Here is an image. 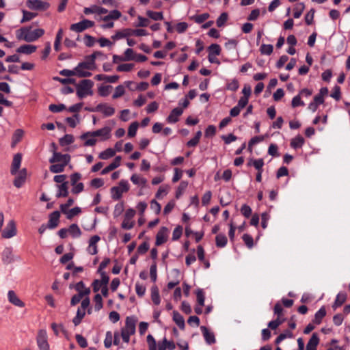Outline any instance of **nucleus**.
<instances>
[{
	"label": "nucleus",
	"instance_id": "61",
	"mask_svg": "<svg viewBox=\"0 0 350 350\" xmlns=\"http://www.w3.org/2000/svg\"><path fill=\"white\" fill-rule=\"evenodd\" d=\"M197 301L200 306H203L204 304V292L202 289H198L196 291Z\"/></svg>",
	"mask_w": 350,
	"mask_h": 350
},
{
	"label": "nucleus",
	"instance_id": "20",
	"mask_svg": "<svg viewBox=\"0 0 350 350\" xmlns=\"http://www.w3.org/2000/svg\"><path fill=\"white\" fill-rule=\"evenodd\" d=\"M200 329L202 332L203 336L208 345H211L215 342V335L213 332H210L208 328L205 326H201Z\"/></svg>",
	"mask_w": 350,
	"mask_h": 350
},
{
	"label": "nucleus",
	"instance_id": "8",
	"mask_svg": "<svg viewBox=\"0 0 350 350\" xmlns=\"http://www.w3.org/2000/svg\"><path fill=\"white\" fill-rule=\"evenodd\" d=\"M94 25V23L92 21L84 19L77 23H74L70 26V30L75 32H81Z\"/></svg>",
	"mask_w": 350,
	"mask_h": 350
},
{
	"label": "nucleus",
	"instance_id": "45",
	"mask_svg": "<svg viewBox=\"0 0 350 350\" xmlns=\"http://www.w3.org/2000/svg\"><path fill=\"white\" fill-rule=\"evenodd\" d=\"M208 54L219 55L221 52L220 46L217 44H212L209 46L208 49Z\"/></svg>",
	"mask_w": 350,
	"mask_h": 350
},
{
	"label": "nucleus",
	"instance_id": "9",
	"mask_svg": "<svg viewBox=\"0 0 350 350\" xmlns=\"http://www.w3.org/2000/svg\"><path fill=\"white\" fill-rule=\"evenodd\" d=\"M27 6L31 10H46L49 8V3L40 0H27Z\"/></svg>",
	"mask_w": 350,
	"mask_h": 350
},
{
	"label": "nucleus",
	"instance_id": "2",
	"mask_svg": "<svg viewBox=\"0 0 350 350\" xmlns=\"http://www.w3.org/2000/svg\"><path fill=\"white\" fill-rule=\"evenodd\" d=\"M148 350H174L176 345L173 341L167 340L164 338L162 341H159L158 345L154 337L151 334H148L146 337Z\"/></svg>",
	"mask_w": 350,
	"mask_h": 350
},
{
	"label": "nucleus",
	"instance_id": "11",
	"mask_svg": "<svg viewBox=\"0 0 350 350\" xmlns=\"http://www.w3.org/2000/svg\"><path fill=\"white\" fill-rule=\"evenodd\" d=\"M70 161V156L68 154H63L61 152H57L53 150V154L51 158L49 159L51 163L62 162L64 165H68Z\"/></svg>",
	"mask_w": 350,
	"mask_h": 350
},
{
	"label": "nucleus",
	"instance_id": "1",
	"mask_svg": "<svg viewBox=\"0 0 350 350\" xmlns=\"http://www.w3.org/2000/svg\"><path fill=\"white\" fill-rule=\"evenodd\" d=\"M44 33L42 29L31 30L29 27H23L16 31V38L19 40H25L27 42L36 41Z\"/></svg>",
	"mask_w": 350,
	"mask_h": 350
},
{
	"label": "nucleus",
	"instance_id": "42",
	"mask_svg": "<svg viewBox=\"0 0 350 350\" xmlns=\"http://www.w3.org/2000/svg\"><path fill=\"white\" fill-rule=\"evenodd\" d=\"M209 16H210L208 13H204L200 15L193 16L191 17V19L193 20L197 23L200 24L208 19Z\"/></svg>",
	"mask_w": 350,
	"mask_h": 350
},
{
	"label": "nucleus",
	"instance_id": "6",
	"mask_svg": "<svg viewBox=\"0 0 350 350\" xmlns=\"http://www.w3.org/2000/svg\"><path fill=\"white\" fill-rule=\"evenodd\" d=\"M129 189V185L127 180H121L118 187H113L111 189V197L114 200H119L121 198L122 193L128 191Z\"/></svg>",
	"mask_w": 350,
	"mask_h": 350
},
{
	"label": "nucleus",
	"instance_id": "32",
	"mask_svg": "<svg viewBox=\"0 0 350 350\" xmlns=\"http://www.w3.org/2000/svg\"><path fill=\"white\" fill-rule=\"evenodd\" d=\"M68 232L74 238H78L81 235L79 227L75 224H72L69 226Z\"/></svg>",
	"mask_w": 350,
	"mask_h": 350
},
{
	"label": "nucleus",
	"instance_id": "14",
	"mask_svg": "<svg viewBox=\"0 0 350 350\" xmlns=\"http://www.w3.org/2000/svg\"><path fill=\"white\" fill-rule=\"evenodd\" d=\"M169 230L166 227H161L156 236L155 245L159 246L167 240Z\"/></svg>",
	"mask_w": 350,
	"mask_h": 350
},
{
	"label": "nucleus",
	"instance_id": "50",
	"mask_svg": "<svg viewBox=\"0 0 350 350\" xmlns=\"http://www.w3.org/2000/svg\"><path fill=\"white\" fill-rule=\"evenodd\" d=\"M138 126L139 124L137 122H133L129 127L128 136L130 137H134L136 135Z\"/></svg>",
	"mask_w": 350,
	"mask_h": 350
},
{
	"label": "nucleus",
	"instance_id": "5",
	"mask_svg": "<svg viewBox=\"0 0 350 350\" xmlns=\"http://www.w3.org/2000/svg\"><path fill=\"white\" fill-rule=\"evenodd\" d=\"M111 128L105 126L100 129L92 132H86L80 136L81 139H85L89 137H100L102 139L105 140L109 138Z\"/></svg>",
	"mask_w": 350,
	"mask_h": 350
},
{
	"label": "nucleus",
	"instance_id": "17",
	"mask_svg": "<svg viewBox=\"0 0 350 350\" xmlns=\"http://www.w3.org/2000/svg\"><path fill=\"white\" fill-rule=\"evenodd\" d=\"M14 260V256L11 247H6L2 252V260L6 264L12 263Z\"/></svg>",
	"mask_w": 350,
	"mask_h": 350
},
{
	"label": "nucleus",
	"instance_id": "12",
	"mask_svg": "<svg viewBox=\"0 0 350 350\" xmlns=\"http://www.w3.org/2000/svg\"><path fill=\"white\" fill-rule=\"evenodd\" d=\"M98 53H93L92 55L86 56L85 60L79 63V68H84L86 70H93L95 68V59Z\"/></svg>",
	"mask_w": 350,
	"mask_h": 350
},
{
	"label": "nucleus",
	"instance_id": "10",
	"mask_svg": "<svg viewBox=\"0 0 350 350\" xmlns=\"http://www.w3.org/2000/svg\"><path fill=\"white\" fill-rule=\"evenodd\" d=\"M37 344L40 350H49V345L47 341L46 332L41 329L37 336Z\"/></svg>",
	"mask_w": 350,
	"mask_h": 350
},
{
	"label": "nucleus",
	"instance_id": "60",
	"mask_svg": "<svg viewBox=\"0 0 350 350\" xmlns=\"http://www.w3.org/2000/svg\"><path fill=\"white\" fill-rule=\"evenodd\" d=\"M228 19V14L226 12H224L221 14V15L219 16V18L217 19L216 23L217 27H222L225 23L227 21Z\"/></svg>",
	"mask_w": 350,
	"mask_h": 350
},
{
	"label": "nucleus",
	"instance_id": "15",
	"mask_svg": "<svg viewBox=\"0 0 350 350\" xmlns=\"http://www.w3.org/2000/svg\"><path fill=\"white\" fill-rule=\"evenodd\" d=\"M8 297L9 301L13 305L23 308L25 306V304L23 301H22L16 295L14 291H9L8 293Z\"/></svg>",
	"mask_w": 350,
	"mask_h": 350
},
{
	"label": "nucleus",
	"instance_id": "48",
	"mask_svg": "<svg viewBox=\"0 0 350 350\" xmlns=\"http://www.w3.org/2000/svg\"><path fill=\"white\" fill-rule=\"evenodd\" d=\"M85 311L81 310L80 308L77 310V315L72 320V322L75 326L78 325L81 323L82 319L85 316Z\"/></svg>",
	"mask_w": 350,
	"mask_h": 350
},
{
	"label": "nucleus",
	"instance_id": "29",
	"mask_svg": "<svg viewBox=\"0 0 350 350\" xmlns=\"http://www.w3.org/2000/svg\"><path fill=\"white\" fill-rule=\"evenodd\" d=\"M151 299L155 305H159L161 302L159 291L157 286L151 288Z\"/></svg>",
	"mask_w": 350,
	"mask_h": 350
},
{
	"label": "nucleus",
	"instance_id": "16",
	"mask_svg": "<svg viewBox=\"0 0 350 350\" xmlns=\"http://www.w3.org/2000/svg\"><path fill=\"white\" fill-rule=\"evenodd\" d=\"M22 161V154L17 153L14 156L10 172L12 175H15L20 168Z\"/></svg>",
	"mask_w": 350,
	"mask_h": 350
},
{
	"label": "nucleus",
	"instance_id": "25",
	"mask_svg": "<svg viewBox=\"0 0 350 350\" xmlns=\"http://www.w3.org/2000/svg\"><path fill=\"white\" fill-rule=\"evenodd\" d=\"M173 320L180 329H185V320L183 317L176 311L173 312Z\"/></svg>",
	"mask_w": 350,
	"mask_h": 350
},
{
	"label": "nucleus",
	"instance_id": "4",
	"mask_svg": "<svg viewBox=\"0 0 350 350\" xmlns=\"http://www.w3.org/2000/svg\"><path fill=\"white\" fill-rule=\"evenodd\" d=\"M94 83L89 79H83L79 84L77 85V94L82 98L87 95H92V92L91 90L93 87Z\"/></svg>",
	"mask_w": 350,
	"mask_h": 350
},
{
	"label": "nucleus",
	"instance_id": "3",
	"mask_svg": "<svg viewBox=\"0 0 350 350\" xmlns=\"http://www.w3.org/2000/svg\"><path fill=\"white\" fill-rule=\"evenodd\" d=\"M136 319L133 317H128L125 321V325L121 329V337L122 340L128 343L130 340V336L135 332Z\"/></svg>",
	"mask_w": 350,
	"mask_h": 350
},
{
	"label": "nucleus",
	"instance_id": "39",
	"mask_svg": "<svg viewBox=\"0 0 350 350\" xmlns=\"http://www.w3.org/2000/svg\"><path fill=\"white\" fill-rule=\"evenodd\" d=\"M74 142V137L72 135L66 134L63 137L59 139V144L61 146H64L66 145H69Z\"/></svg>",
	"mask_w": 350,
	"mask_h": 350
},
{
	"label": "nucleus",
	"instance_id": "47",
	"mask_svg": "<svg viewBox=\"0 0 350 350\" xmlns=\"http://www.w3.org/2000/svg\"><path fill=\"white\" fill-rule=\"evenodd\" d=\"M305 8V5L304 3H297L295 8V12L293 16L295 18H298L301 16Z\"/></svg>",
	"mask_w": 350,
	"mask_h": 350
},
{
	"label": "nucleus",
	"instance_id": "55",
	"mask_svg": "<svg viewBox=\"0 0 350 350\" xmlns=\"http://www.w3.org/2000/svg\"><path fill=\"white\" fill-rule=\"evenodd\" d=\"M134 67L133 64H120L117 67V70L119 72H129Z\"/></svg>",
	"mask_w": 350,
	"mask_h": 350
},
{
	"label": "nucleus",
	"instance_id": "35",
	"mask_svg": "<svg viewBox=\"0 0 350 350\" xmlns=\"http://www.w3.org/2000/svg\"><path fill=\"white\" fill-rule=\"evenodd\" d=\"M121 16V12L117 10H112L109 14L103 18L102 20L104 21H108L111 19H118Z\"/></svg>",
	"mask_w": 350,
	"mask_h": 350
},
{
	"label": "nucleus",
	"instance_id": "21",
	"mask_svg": "<svg viewBox=\"0 0 350 350\" xmlns=\"http://www.w3.org/2000/svg\"><path fill=\"white\" fill-rule=\"evenodd\" d=\"M319 343V337L317 333H313L306 345V350H317Z\"/></svg>",
	"mask_w": 350,
	"mask_h": 350
},
{
	"label": "nucleus",
	"instance_id": "34",
	"mask_svg": "<svg viewBox=\"0 0 350 350\" xmlns=\"http://www.w3.org/2000/svg\"><path fill=\"white\" fill-rule=\"evenodd\" d=\"M304 143V139L301 135H297L295 138L292 139L291 146L293 148H297L302 146Z\"/></svg>",
	"mask_w": 350,
	"mask_h": 350
},
{
	"label": "nucleus",
	"instance_id": "51",
	"mask_svg": "<svg viewBox=\"0 0 350 350\" xmlns=\"http://www.w3.org/2000/svg\"><path fill=\"white\" fill-rule=\"evenodd\" d=\"M188 186V183L186 181H182L179 186L177 188L176 192V198H178L184 192V191L186 189V188Z\"/></svg>",
	"mask_w": 350,
	"mask_h": 350
},
{
	"label": "nucleus",
	"instance_id": "31",
	"mask_svg": "<svg viewBox=\"0 0 350 350\" xmlns=\"http://www.w3.org/2000/svg\"><path fill=\"white\" fill-rule=\"evenodd\" d=\"M24 135V131L22 129H16L12 136V146L14 147L18 144L21 139L23 138Z\"/></svg>",
	"mask_w": 350,
	"mask_h": 350
},
{
	"label": "nucleus",
	"instance_id": "23",
	"mask_svg": "<svg viewBox=\"0 0 350 350\" xmlns=\"http://www.w3.org/2000/svg\"><path fill=\"white\" fill-rule=\"evenodd\" d=\"M58 191L56 194L57 198L66 197L68 195V182L57 185Z\"/></svg>",
	"mask_w": 350,
	"mask_h": 350
},
{
	"label": "nucleus",
	"instance_id": "37",
	"mask_svg": "<svg viewBox=\"0 0 350 350\" xmlns=\"http://www.w3.org/2000/svg\"><path fill=\"white\" fill-rule=\"evenodd\" d=\"M86 70L84 68H79V65L75 68V75L79 77H88L92 75V73L89 71L85 70Z\"/></svg>",
	"mask_w": 350,
	"mask_h": 350
},
{
	"label": "nucleus",
	"instance_id": "63",
	"mask_svg": "<svg viewBox=\"0 0 350 350\" xmlns=\"http://www.w3.org/2000/svg\"><path fill=\"white\" fill-rule=\"evenodd\" d=\"M304 103L301 100L300 95L295 96L291 102V105L293 107H297L299 106H304Z\"/></svg>",
	"mask_w": 350,
	"mask_h": 350
},
{
	"label": "nucleus",
	"instance_id": "54",
	"mask_svg": "<svg viewBox=\"0 0 350 350\" xmlns=\"http://www.w3.org/2000/svg\"><path fill=\"white\" fill-rule=\"evenodd\" d=\"M111 88L112 86L111 85H102L98 88V92L101 96H107L109 95Z\"/></svg>",
	"mask_w": 350,
	"mask_h": 350
},
{
	"label": "nucleus",
	"instance_id": "26",
	"mask_svg": "<svg viewBox=\"0 0 350 350\" xmlns=\"http://www.w3.org/2000/svg\"><path fill=\"white\" fill-rule=\"evenodd\" d=\"M131 180L133 184L137 185H141L142 187H145L147 183L146 178L137 174H134L131 176Z\"/></svg>",
	"mask_w": 350,
	"mask_h": 350
},
{
	"label": "nucleus",
	"instance_id": "22",
	"mask_svg": "<svg viewBox=\"0 0 350 350\" xmlns=\"http://www.w3.org/2000/svg\"><path fill=\"white\" fill-rule=\"evenodd\" d=\"M183 112V109L179 107L174 108L167 117V121L172 123L176 122L178 120V117L182 115Z\"/></svg>",
	"mask_w": 350,
	"mask_h": 350
},
{
	"label": "nucleus",
	"instance_id": "57",
	"mask_svg": "<svg viewBox=\"0 0 350 350\" xmlns=\"http://www.w3.org/2000/svg\"><path fill=\"white\" fill-rule=\"evenodd\" d=\"M49 109L53 113H57L60 112L62 110L66 109V106L64 104H59V105H54L51 104L49 105Z\"/></svg>",
	"mask_w": 350,
	"mask_h": 350
},
{
	"label": "nucleus",
	"instance_id": "27",
	"mask_svg": "<svg viewBox=\"0 0 350 350\" xmlns=\"http://www.w3.org/2000/svg\"><path fill=\"white\" fill-rule=\"evenodd\" d=\"M325 315H326L325 308L324 307H322L321 308L319 309V310H318L315 313L314 318L312 321L313 323L317 325H319L321 323L322 319L325 317Z\"/></svg>",
	"mask_w": 350,
	"mask_h": 350
},
{
	"label": "nucleus",
	"instance_id": "41",
	"mask_svg": "<svg viewBox=\"0 0 350 350\" xmlns=\"http://www.w3.org/2000/svg\"><path fill=\"white\" fill-rule=\"evenodd\" d=\"M146 14L150 18L154 21H161L163 18L162 12H153L151 10H148L146 12Z\"/></svg>",
	"mask_w": 350,
	"mask_h": 350
},
{
	"label": "nucleus",
	"instance_id": "62",
	"mask_svg": "<svg viewBox=\"0 0 350 350\" xmlns=\"http://www.w3.org/2000/svg\"><path fill=\"white\" fill-rule=\"evenodd\" d=\"M113 340L112 333L109 331L107 332L105 339L104 340V345L106 348H109L111 346Z\"/></svg>",
	"mask_w": 350,
	"mask_h": 350
},
{
	"label": "nucleus",
	"instance_id": "46",
	"mask_svg": "<svg viewBox=\"0 0 350 350\" xmlns=\"http://www.w3.org/2000/svg\"><path fill=\"white\" fill-rule=\"evenodd\" d=\"M135 59L134 51L132 49H127L124 51V57L120 58V61H130Z\"/></svg>",
	"mask_w": 350,
	"mask_h": 350
},
{
	"label": "nucleus",
	"instance_id": "58",
	"mask_svg": "<svg viewBox=\"0 0 350 350\" xmlns=\"http://www.w3.org/2000/svg\"><path fill=\"white\" fill-rule=\"evenodd\" d=\"M124 92L125 91L124 87L122 85H118L116 88L115 92L113 94L112 98L113 99L118 98L124 95Z\"/></svg>",
	"mask_w": 350,
	"mask_h": 350
},
{
	"label": "nucleus",
	"instance_id": "13",
	"mask_svg": "<svg viewBox=\"0 0 350 350\" xmlns=\"http://www.w3.org/2000/svg\"><path fill=\"white\" fill-rule=\"evenodd\" d=\"M86 109L88 110L87 108ZM89 111L101 112L105 116H111L115 113V109L106 103H100L94 109H89Z\"/></svg>",
	"mask_w": 350,
	"mask_h": 350
},
{
	"label": "nucleus",
	"instance_id": "64",
	"mask_svg": "<svg viewBox=\"0 0 350 350\" xmlns=\"http://www.w3.org/2000/svg\"><path fill=\"white\" fill-rule=\"evenodd\" d=\"M346 296L342 294H338L336 297V301L334 304L333 307L336 308L338 306H340L345 301Z\"/></svg>",
	"mask_w": 350,
	"mask_h": 350
},
{
	"label": "nucleus",
	"instance_id": "7",
	"mask_svg": "<svg viewBox=\"0 0 350 350\" xmlns=\"http://www.w3.org/2000/svg\"><path fill=\"white\" fill-rule=\"evenodd\" d=\"M1 236L4 239H10L16 234V227L13 219L10 220L4 230L1 229Z\"/></svg>",
	"mask_w": 350,
	"mask_h": 350
},
{
	"label": "nucleus",
	"instance_id": "30",
	"mask_svg": "<svg viewBox=\"0 0 350 350\" xmlns=\"http://www.w3.org/2000/svg\"><path fill=\"white\" fill-rule=\"evenodd\" d=\"M95 79L98 81L105 80L109 83H116L118 80L119 77L118 75L107 76L104 75H97L95 76Z\"/></svg>",
	"mask_w": 350,
	"mask_h": 350
},
{
	"label": "nucleus",
	"instance_id": "53",
	"mask_svg": "<svg viewBox=\"0 0 350 350\" xmlns=\"http://www.w3.org/2000/svg\"><path fill=\"white\" fill-rule=\"evenodd\" d=\"M95 310L98 311L103 308V299L100 294H96L94 298Z\"/></svg>",
	"mask_w": 350,
	"mask_h": 350
},
{
	"label": "nucleus",
	"instance_id": "40",
	"mask_svg": "<svg viewBox=\"0 0 350 350\" xmlns=\"http://www.w3.org/2000/svg\"><path fill=\"white\" fill-rule=\"evenodd\" d=\"M273 50V46L271 44H262L260 48V52L262 55H269L272 53Z\"/></svg>",
	"mask_w": 350,
	"mask_h": 350
},
{
	"label": "nucleus",
	"instance_id": "24",
	"mask_svg": "<svg viewBox=\"0 0 350 350\" xmlns=\"http://www.w3.org/2000/svg\"><path fill=\"white\" fill-rule=\"evenodd\" d=\"M37 49V46L31 44H24L18 47L16 50L18 53L29 55L34 53Z\"/></svg>",
	"mask_w": 350,
	"mask_h": 350
},
{
	"label": "nucleus",
	"instance_id": "43",
	"mask_svg": "<svg viewBox=\"0 0 350 350\" xmlns=\"http://www.w3.org/2000/svg\"><path fill=\"white\" fill-rule=\"evenodd\" d=\"M293 337V333L289 330H286L284 333L280 334L277 338L275 339V344L280 343L283 340L287 338H292Z\"/></svg>",
	"mask_w": 350,
	"mask_h": 350
},
{
	"label": "nucleus",
	"instance_id": "28",
	"mask_svg": "<svg viewBox=\"0 0 350 350\" xmlns=\"http://www.w3.org/2000/svg\"><path fill=\"white\" fill-rule=\"evenodd\" d=\"M133 36L131 29H124L122 31H117L116 33L112 36L113 40H118L124 38H127Z\"/></svg>",
	"mask_w": 350,
	"mask_h": 350
},
{
	"label": "nucleus",
	"instance_id": "56",
	"mask_svg": "<svg viewBox=\"0 0 350 350\" xmlns=\"http://www.w3.org/2000/svg\"><path fill=\"white\" fill-rule=\"evenodd\" d=\"M23 16L21 20V23H25L26 21H29L36 17V14L30 12L26 10H23Z\"/></svg>",
	"mask_w": 350,
	"mask_h": 350
},
{
	"label": "nucleus",
	"instance_id": "33",
	"mask_svg": "<svg viewBox=\"0 0 350 350\" xmlns=\"http://www.w3.org/2000/svg\"><path fill=\"white\" fill-rule=\"evenodd\" d=\"M116 154V151L113 150L112 148H107L105 150L101 152L98 157L100 159L106 160L112 157H113Z\"/></svg>",
	"mask_w": 350,
	"mask_h": 350
},
{
	"label": "nucleus",
	"instance_id": "38",
	"mask_svg": "<svg viewBox=\"0 0 350 350\" xmlns=\"http://www.w3.org/2000/svg\"><path fill=\"white\" fill-rule=\"evenodd\" d=\"M248 165H252L258 170V172L262 171L264 161L262 159H259L257 160H251L249 161Z\"/></svg>",
	"mask_w": 350,
	"mask_h": 350
},
{
	"label": "nucleus",
	"instance_id": "49",
	"mask_svg": "<svg viewBox=\"0 0 350 350\" xmlns=\"http://www.w3.org/2000/svg\"><path fill=\"white\" fill-rule=\"evenodd\" d=\"M66 165H64V163L53 164L50 166V171L53 173H60L64 170Z\"/></svg>",
	"mask_w": 350,
	"mask_h": 350
},
{
	"label": "nucleus",
	"instance_id": "36",
	"mask_svg": "<svg viewBox=\"0 0 350 350\" xmlns=\"http://www.w3.org/2000/svg\"><path fill=\"white\" fill-rule=\"evenodd\" d=\"M216 245L218 247H223L227 243V238L224 234H219L215 238Z\"/></svg>",
	"mask_w": 350,
	"mask_h": 350
},
{
	"label": "nucleus",
	"instance_id": "59",
	"mask_svg": "<svg viewBox=\"0 0 350 350\" xmlns=\"http://www.w3.org/2000/svg\"><path fill=\"white\" fill-rule=\"evenodd\" d=\"M243 240L248 248H252L253 247V245H254L253 238L250 234H244L243 235Z\"/></svg>",
	"mask_w": 350,
	"mask_h": 350
},
{
	"label": "nucleus",
	"instance_id": "52",
	"mask_svg": "<svg viewBox=\"0 0 350 350\" xmlns=\"http://www.w3.org/2000/svg\"><path fill=\"white\" fill-rule=\"evenodd\" d=\"M81 212V209L79 207H75L70 210H68V212L66 215V218L68 219H72V217L75 216L79 215Z\"/></svg>",
	"mask_w": 350,
	"mask_h": 350
},
{
	"label": "nucleus",
	"instance_id": "44",
	"mask_svg": "<svg viewBox=\"0 0 350 350\" xmlns=\"http://www.w3.org/2000/svg\"><path fill=\"white\" fill-rule=\"evenodd\" d=\"M62 36H63V30H62V29H59V31L56 35V38H55V43H54V49L56 51H58L59 50L60 44H61V41L62 39Z\"/></svg>",
	"mask_w": 350,
	"mask_h": 350
},
{
	"label": "nucleus",
	"instance_id": "18",
	"mask_svg": "<svg viewBox=\"0 0 350 350\" xmlns=\"http://www.w3.org/2000/svg\"><path fill=\"white\" fill-rule=\"evenodd\" d=\"M27 176V170L26 169H22L18 176L15 178L14 180V185L17 187L20 188L22 187V185L25 183V179Z\"/></svg>",
	"mask_w": 350,
	"mask_h": 350
},
{
	"label": "nucleus",
	"instance_id": "19",
	"mask_svg": "<svg viewBox=\"0 0 350 350\" xmlns=\"http://www.w3.org/2000/svg\"><path fill=\"white\" fill-rule=\"evenodd\" d=\"M60 213L59 211H53L49 215V220L48 223V228L53 229L56 228L59 224V219Z\"/></svg>",
	"mask_w": 350,
	"mask_h": 350
}]
</instances>
